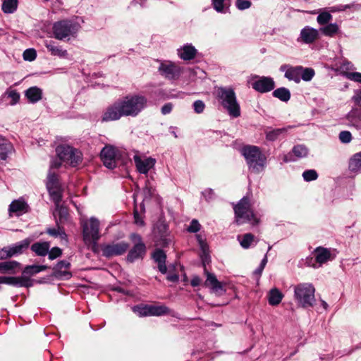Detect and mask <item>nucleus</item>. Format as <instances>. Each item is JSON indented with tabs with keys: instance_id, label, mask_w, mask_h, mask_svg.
<instances>
[{
	"instance_id": "f257e3e1",
	"label": "nucleus",
	"mask_w": 361,
	"mask_h": 361,
	"mask_svg": "<svg viewBox=\"0 0 361 361\" xmlns=\"http://www.w3.org/2000/svg\"><path fill=\"white\" fill-rule=\"evenodd\" d=\"M147 98L140 94H128L108 106L102 116V122L118 121L122 117L137 116L147 107Z\"/></svg>"
},
{
	"instance_id": "f03ea898",
	"label": "nucleus",
	"mask_w": 361,
	"mask_h": 361,
	"mask_svg": "<svg viewBox=\"0 0 361 361\" xmlns=\"http://www.w3.org/2000/svg\"><path fill=\"white\" fill-rule=\"evenodd\" d=\"M214 95L219 103L233 118L240 116V107L232 87H219L215 89Z\"/></svg>"
},
{
	"instance_id": "7ed1b4c3",
	"label": "nucleus",
	"mask_w": 361,
	"mask_h": 361,
	"mask_svg": "<svg viewBox=\"0 0 361 361\" xmlns=\"http://www.w3.org/2000/svg\"><path fill=\"white\" fill-rule=\"evenodd\" d=\"M235 222L238 225L250 223L255 226L259 223V219L255 216L250 207V200L247 197H243L238 204L233 207Z\"/></svg>"
},
{
	"instance_id": "20e7f679",
	"label": "nucleus",
	"mask_w": 361,
	"mask_h": 361,
	"mask_svg": "<svg viewBox=\"0 0 361 361\" xmlns=\"http://www.w3.org/2000/svg\"><path fill=\"white\" fill-rule=\"evenodd\" d=\"M99 226V221L95 217H91L81 222L83 241L87 246L91 247L92 250L97 246L101 237Z\"/></svg>"
},
{
	"instance_id": "39448f33",
	"label": "nucleus",
	"mask_w": 361,
	"mask_h": 361,
	"mask_svg": "<svg viewBox=\"0 0 361 361\" xmlns=\"http://www.w3.org/2000/svg\"><path fill=\"white\" fill-rule=\"evenodd\" d=\"M241 154L244 157L250 169L259 171L266 164V157L260 148L255 145H245L241 149Z\"/></svg>"
},
{
	"instance_id": "423d86ee",
	"label": "nucleus",
	"mask_w": 361,
	"mask_h": 361,
	"mask_svg": "<svg viewBox=\"0 0 361 361\" xmlns=\"http://www.w3.org/2000/svg\"><path fill=\"white\" fill-rule=\"evenodd\" d=\"M315 288L311 283H300L294 288V298L298 304L304 307H310L314 305Z\"/></svg>"
},
{
	"instance_id": "0eeeda50",
	"label": "nucleus",
	"mask_w": 361,
	"mask_h": 361,
	"mask_svg": "<svg viewBox=\"0 0 361 361\" xmlns=\"http://www.w3.org/2000/svg\"><path fill=\"white\" fill-rule=\"evenodd\" d=\"M52 29L54 37L63 40L66 37H75L80 30V25L73 20H63L54 23Z\"/></svg>"
},
{
	"instance_id": "6e6552de",
	"label": "nucleus",
	"mask_w": 361,
	"mask_h": 361,
	"mask_svg": "<svg viewBox=\"0 0 361 361\" xmlns=\"http://www.w3.org/2000/svg\"><path fill=\"white\" fill-rule=\"evenodd\" d=\"M58 158L66 164L76 166L82 161V154L69 145H59L56 149Z\"/></svg>"
},
{
	"instance_id": "1a4fd4ad",
	"label": "nucleus",
	"mask_w": 361,
	"mask_h": 361,
	"mask_svg": "<svg viewBox=\"0 0 361 361\" xmlns=\"http://www.w3.org/2000/svg\"><path fill=\"white\" fill-rule=\"evenodd\" d=\"M103 164L109 169L116 168L121 157L120 151L111 145H106L100 152Z\"/></svg>"
},
{
	"instance_id": "9d476101",
	"label": "nucleus",
	"mask_w": 361,
	"mask_h": 361,
	"mask_svg": "<svg viewBox=\"0 0 361 361\" xmlns=\"http://www.w3.org/2000/svg\"><path fill=\"white\" fill-rule=\"evenodd\" d=\"M250 84L252 87L259 93H266L273 90L275 82L271 77L253 75Z\"/></svg>"
},
{
	"instance_id": "9b49d317",
	"label": "nucleus",
	"mask_w": 361,
	"mask_h": 361,
	"mask_svg": "<svg viewBox=\"0 0 361 361\" xmlns=\"http://www.w3.org/2000/svg\"><path fill=\"white\" fill-rule=\"evenodd\" d=\"M30 243V240L26 238L11 246L4 247L0 249V260L6 259L23 253V251L29 247Z\"/></svg>"
},
{
	"instance_id": "f8f14e48",
	"label": "nucleus",
	"mask_w": 361,
	"mask_h": 361,
	"mask_svg": "<svg viewBox=\"0 0 361 361\" xmlns=\"http://www.w3.org/2000/svg\"><path fill=\"white\" fill-rule=\"evenodd\" d=\"M154 233L157 245L166 247L171 242L169 226L164 221H158L154 228Z\"/></svg>"
},
{
	"instance_id": "ddd939ff",
	"label": "nucleus",
	"mask_w": 361,
	"mask_h": 361,
	"mask_svg": "<svg viewBox=\"0 0 361 361\" xmlns=\"http://www.w3.org/2000/svg\"><path fill=\"white\" fill-rule=\"evenodd\" d=\"M128 248V244L125 242L106 244L102 245V255L106 257H112L124 254Z\"/></svg>"
},
{
	"instance_id": "4468645a",
	"label": "nucleus",
	"mask_w": 361,
	"mask_h": 361,
	"mask_svg": "<svg viewBox=\"0 0 361 361\" xmlns=\"http://www.w3.org/2000/svg\"><path fill=\"white\" fill-rule=\"evenodd\" d=\"M159 71L164 78L175 80L181 74L182 68L172 62H166L160 64Z\"/></svg>"
},
{
	"instance_id": "2eb2a0df",
	"label": "nucleus",
	"mask_w": 361,
	"mask_h": 361,
	"mask_svg": "<svg viewBox=\"0 0 361 361\" xmlns=\"http://www.w3.org/2000/svg\"><path fill=\"white\" fill-rule=\"evenodd\" d=\"M133 238L134 240L137 239L138 243L133 246L128 254L127 260L130 262H133L139 258H142L146 252V247L141 241V237L139 235L133 234Z\"/></svg>"
},
{
	"instance_id": "dca6fc26",
	"label": "nucleus",
	"mask_w": 361,
	"mask_h": 361,
	"mask_svg": "<svg viewBox=\"0 0 361 361\" xmlns=\"http://www.w3.org/2000/svg\"><path fill=\"white\" fill-rule=\"evenodd\" d=\"M319 37V31L310 26H305L300 30L297 39L298 42L310 44L314 43Z\"/></svg>"
},
{
	"instance_id": "f3484780",
	"label": "nucleus",
	"mask_w": 361,
	"mask_h": 361,
	"mask_svg": "<svg viewBox=\"0 0 361 361\" xmlns=\"http://www.w3.org/2000/svg\"><path fill=\"white\" fill-rule=\"evenodd\" d=\"M30 207L23 198H19L11 202L8 207V214L10 216L13 215L16 216H22L30 212Z\"/></svg>"
},
{
	"instance_id": "a211bd4d",
	"label": "nucleus",
	"mask_w": 361,
	"mask_h": 361,
	"mask_svg": "<svg viewBox=\"0 0 361 361\" xmlns=\"http://www.w3.org/2000/svg\"><path fill=\"white\" fill-rule=\"evenodd\" d=\"M133 159L137 170L142 174H147L154 166L156 163V160L152 157L142 159L139 156L135 155Z\"/></svg>"
},
{
	"instance_id": "6ab92c4d",
	"label": "nucleus",
	"mask_w": 361,
	"mask_h": 361,
	"mask_svg": "<svg viewBox=\"0 0 361 361\" xmlns=\"http://www.w3.org/2000/svg\"><path fill=\"white\" fill-rule=\"evenodd\" d=\"M279 70L281 72H284V76L288 80L294 81L296 83H299L300 82V71L302 70L301 66H291L288 64H283L281 66Z\"/></svg>"
},
{
	"instance_id": "aec40b11",
	"label": "nucleus",
	"mask_w": 361,
	"mask_h": 361,
	"mask_svg": "<svg viewBox=\"0 0 361 361\" xmlns=\"http://www.w3.org/2000/svg\"><path fill=\"white\" fill-rule=\"evenodd\" d=\"M347 125L353 127L358 130H361V110L353 109L346 115Z\"/></svg>"
},
{
	"instance_id": "412c9836",
	"label": "nucleus",
	"mask_w": 361,
	"mask_h": 361,
	"mask_svg": "<svg viewBox=\"0 0 361 361\" xmlns=\"http://www.w3.org/2000/svg\"><path fill=\"white\" fill-rule=\"evenodd\" d=\"M152 259L157 264L159 271L165 274L167 272L166 253L161 249H156L152 253Z\"/></svg>"
},
{
	"instance_id": "4be33fe9",
	"label": "nucleus",
	"mask_w": 361,
	"mask_h": 361,
	"mask_svg": "<svg viewBox=\"0 0 361 361\" xmlns=\"http://www.w3.org/2000/svg\"><path fill=\"white\" fill-rule=\"evenodd\" d=\"M13 151V146L11 142L5 137L0 135V161H6Z\"/></svg>"
},
{
	"instance_id": "5701e85b",
	"label": "nucleus",
	"mask_w": 361,
	"mask_h": 361,
	"mask_svg": "<svg viewBox=\"0 0 361 361\" xmlns=\"http://www.w3.org/2000/svg\"><path fill=\"white\" fill-rule=\"evenodd\" d=\"M197 54L196 49L192 45L187 44L178 49V56L184 61L193 59Z\"/></svg>"
},
{
	"instance_id": "b1692460",
	"label": "nucleus",
	"mask_w": 361,
	"mask_h": 361,
	"mask_svg": "<svg viewBox=\"0 0 361 361\" xmlns=\"http://www.w3.org/2000/svg\"><path fill=\"white\" fill-rule=\"evenodd\" d=\"M44 45L52 56L67 58V50L63 49L61 46L56 45L54 42L45 41Z\"/></svg>"
},
{
	"instance_id": "393cba45",
	"label": "nucleus",
	"mask_w": 361,
	"mask_h": 361,
	"mask_svg": "<svg viewBox=\"0 0 361 361\" xmlns=\"http://www.w3.org/2000/svg\"><path fill=\"white\" fill-rule=\"evenodd\" d=\"M204 272L207 275V279L204 282V286L210 287L214 292H218L223 289L221 283L217 280L214 274L209 273L204 269Z\"/></svg>"
},
{
	"instance_id": "a878e982",
	"label": "nucleus",
	"mask_w": 361,
	"mask_h": 361,
	"mask_svg": "<svg viewBox=\"0 0 361 361\" xmlns=\"http://www.w3.org/2000/svg\"><path fill=\"white\" fill-rule=\"evenodd\" d=\"M25 96L29 102L35 104L42 99V91L40 88L33 86L25 90Z\"/></svg>"
},
{
	"instance_id": "bb28decb",
	"label": "nucleus",
	"mask_w": 361,
	"mask_h": 361,
	"mask_svg": "<svg viewBox=\"0 0 361 361\" xmlns=\"http://www.w3.org/2000/svg\"><path fill=\"white\" fill-rule=\"evenodd\" d=\"M50 244L49 242H37L31 245V250L35 253L36 255L40 257L46 256L49 250Z\"/></svg>"
},
{
	"instance_id": "cd10ccee",
	"label": "nucleus",
	"mask_w": 361,
	"mask_h": 361,
	"mask_svg": "<svg viewBox=\"0 0 361 361\" xmlns=\"http://www.w3.org/2000/svg\"><path fill=\"white\" fill-rule=\"evenodd\" d=\"M20 267V263L17 261H6L0 262V273L5 274H14Z\"/></svg>"
},
{
	"instance_id": "c85d7f7f",
	"label": "nucleus",
	"mask_w": 361,
	"mask_h": 361,
	"mask_svg": "<svg viewBox=\"0 0 361 361\" xmlns=\"http://www.w3.org/2000/svg\"><path fill=\"white\" fill-rule=\"evenodd\" d=\"M315 261L319 264V266L329 260L331 257L330 251L322 247H317L314 251Z\"/></svg>"
},
{
	"instance_id": "c756f323",
	"label": "nucleus",
	"mask_w": 361,
	"mask_h": 361,
	"mask_svg": "<svg viewBox=\"0 0 361 361\" xmlns=\"http://www.w3.org/2000/svg\"><path fill=\"white\" fill-rule=\"evenodd\" d=\"M348 169L353 173H361V151L353 154L349 159Z\"/></svg>"
},
{
	"instance_id": "7c9ffc66",
	"label": "nucleus",
	"mask_w": 361,
	"mask_h": 361,
	"mask_svg": "<svg viewBox=\"0 0 361 361\" xmlns=\"http://www.w3.org/2000/svg\"><path fill=\"white\" fill-rule=\"evenodd\" d=\"M7 285L13 286L15 287H29L32 286L30 280L26 277L20 276H8L7 280Z\"/></svg>"
},
{
	"instance_id": "2f4dec72",
	"label": "nucleus",
	"mask_w": 361,
	"mask_h": 361,
	"mask_svg": "<svg viewBox=\"0 0 361 361\" xmlns=\"http://www.w3.org/2000/svg\"><path fill=\"white\" fill-rule=\"evenodd\" d=\"M319 32L326 37H333L339 32V26L337 23H328L320 27Z\"/></svg>"
},
{
	"instance_id": "473e14b6",
	"label": "nucleus",
	"mask_w": 361,
	"mask_h": 361,
	"mask_svg": "<svg viewBox=\"0 0 361 361\" xmlns=\"http://www.w3.org/2000/svg\"><path fill=\"white\" fill-rule=\"evenodd\" d=\"M149 312L151 316H162L165 314H171V310L166 305H149Z\"/></svg>"
},
{
	"instance_id": "72a5a7b5",
	"label": "nucleus",
	"mask_w": 361,
	"mask_h": 361,
	"mask_svg": "<svg viewBox=\"0 0 361 361\" xmlns=\"http://www.w3.org/2000/svg\"><path fill=\"white\" fill-rule=\"evenodd\" d=\"M283 298L282 293L277 288L270 290L268 296V301L271 305H279Z\"/></svg>"
},
{
	"instance_id": "f704fd0d",
	"label": "nucleus",
	"mask_w": 361,
	"mask_h": 361,
	"mask_svg": "<svg viewBox=\"0 0 361 361\" xmlns=\"http://www.w3.org/2000/svg\"><path fill=\"white\" fill-rule=\"evenodd\" d=\"M272 95L283 102H287L290 99V92L286 87H279L274 90Z\"/></svg>"
},
{
	"instance_id": "c9c22d12",
	"label": "nucleus",
	"mask_w": 361,
	"mask_h": 361,
	"mask_svg": "<svg viewBox=\"0 0 361 361\" xmlns=\"http://www.w3.org/2000/svg\"><path fill=\"white\" fill-rule=\"evenodd\" d=\"M47 190L55 206L60 204L62 200V191L60 187L49 188Z\"/></svg>"
},
{
	"instance_id": "e433bc0d",
	"label": "nucleus",
	"mask_w": 361,
	"mask_h": 361,
	"mask_svg": "<svg viewBox=\"0 0 361 361\" xmlns=\"http://www.w3.org/2000/svg\"><path fill=\"white\" fill-rule=\"evenodd\" d=\"M54 215L56 217L58 216L59 218V219L56 221H58L60 224H62L68 219V212L66 207L61 206V204H59L56 206Z\"/></svg>"
},
{
	"instance_id": "4c0bfd02",
	"label": "nucleus",
	"mask_w": 361,
	"mask_h": 361,
	"mask_svg": "<svg viewBox=\"0 0 361 361\" xmlns=\"http://www.w3.org/2000/svg\"><path fill=\"white\" fill-rule=\"evenodd\" d=\"M71 266V264L66 261V260H61L59 261L55 267V271L57 276H67L68 277H70L71 276L70 272L67 271H63V269H68Z\"/></svg>"
},
{
	"instance_id": "58836bf2",
	"label": "nucleus",
	"mask_w": 361,
	"mask_h": 361,
	"mask_svg": "<svg viewBox=\"0 0 361 361\" xmlns=\"http://www.w3.org/2000/svg\"><path fill=\"white\" fill-rule=\"evenodd\" d=\"M288 128H290V127L289 126ZM287 130L288 128H282L267 131L266 132V138L269 141H275L281 135L285 133Z\"/></svg>"
},
{
	"instance_id": "ea45409f",
	"label": "nucleus",
	"mask_w": 361,
	"mask_h": 361,
	"mask_svg": "<svg viewBox=\"0 0 361 361\" xmlns=\"http://www.w3.org/2000/svg\"><path fill=\"white\" fill-rule=\"evenodd\" d=\"M18 0H4L2 4V11L5 13H13L17 9Z\"/></svg>"
},
{
	"instance_id": "a19ab883",
	"label": "nucleus",
	"mask_w": 361,
	"mask_h": 361,
	"mask_svg": "<svg viewBox=\"0 0 361 361\" xmlns=\"http://www.w3.org/2000/svg\"><path fill=\"white\" fill-rule=\"evenodd\" d=\"M300 80L310 81L314 76L315 72L312 68H304L302 66V70L300 71Z\"/></svg>"
},
{
	"instance_id": "79ce46f5",
	"label": "nucleus",
	"mask_w": 361,
	"mask_h": 361,
	"mask_svg": "<svg viewBox=\"0 0 361 361\" xmlns=\"http://www.w3.org/2000/svg\"><path fill=\"white\" fill-rule=\"evenodd\" d=\"M47 269V266L45 265H30L27 266L24 270L23 273L27 275L33 276L37 273H39Z\"/></svg>"
},
{
	"instance_id": "37998d69",
	"label": "nucleus",
	"mask_w": 361,
	"mask_h": 361,
	"mask_svg": "<svg viewBox=\"0 0 361 361\" xmlns=\"http://www.w3.org/2000/svg\"><path fill=\"white\" fill-rule=\"evenodd\" d=\"M292 152L296 157L300 159L307 157L309 150L305 145H298L293 147Z\"/></svg>"
},
{
	"instance_id": "c03bdc74",
	"label": "nucleus",
	"mask_w": 361,
	"mask_h": 361,
	"mask_svg": "<svg viewBox=\"0 0 361 361\" xmlns=\"http://www.w3.org/2000/svg\"><path fill=\"white\" fill-rule=\"evenodd\" d=\"M56 224L57 228H48L46 231L47 233L54 238L61 237V238H64L66 236L64 231L59 226L58 221H56Z\"/></svg>"
},
{
	"instance_id": "a18cd8bd",
	"label": "nucleus",
	"mask_w": 361,
	"mask_h": 361,
	"mask_svg": "<svg viewBox=\"0 0 361 361\" xmlns=\"http://www.w3.org/2000/svg\"><path fill=\"white\" fill-rule=\"evenodd\" d=\"M196 238L197 240V242L200 245V247L203 252V256H202V262L203 264H204L205 262L207 261V259L209 257V255L207 253V250H208V247H207V243H205L204 238H202V235H196Z\"/></svg>"
},
{
	"instance_id": "49530a36",
	"label": "nucleus",
	"mask_w": 361,
	"mask_h": 361,
	"mask_svg": "<svg viewBox=\"0 0 361 361\" xmlns=\"http://www.w3.org/2000/svg\"><path fill=\"white\" fill-rule=\"evenodd\" d=\"M226 0H212L213 8L218 13H226L228 7L226 6Z\"/></svg>"
},
{
	"instance_id": "de8ad7c7",
	"label": "nucleus",
	"mask_w": 361,
	"mask_h": 361,
	"mask_svg": "<svg viewBox=\"0 0 361 361\" xmlns=\"http://www.w3.org/2000/svg\"><path fill=\"white\" fill-rule=\"evenodd\" d=\"M331 14L328 11H322L317 17V22L320 25H325L332 20Z\"/></svg>"
},
{
	"instance_id": "09e8293b",
	"label": "nucleus",
	"mask_w": 361,
	"mask_h": 361,
	"mask_svg": "<svg viewBox=\"0 0 361 361\" xmlns=\"http://www.w3.org/2000/svg\"><path fill=\"white\" fill-rule=\"evenodd\" d=\"M54 187H60L59 183L58 181L57 175L49 170L47 176V188H49Z\"/></svg>"
},
{
	"instance_id": "8fccbe9b",
	"label": "nucleus",
	"mask_w": 361,
	"mask_h": 361,
	"mask_svg": "<svg viewBox=\"0 0 361 361\" xmlns=\"http://www.w3.org/2000/svg\"><path fill=\"white\" fill-rule=\"evenodd\" d=\"M254 240L255 236L252 233H246L243 236L242 239L240 240V244L243 248L247 249L250 247Z\"/></svg>"
},
{
	"instance_id": "3c124183",
	"label": "nucleus",
	"mask_w": 361,
	"mask_h": 361,
	"mask_svg": "<svg viewBox=\"0 0 361 361\" xmlns=\"http://www.w3.org/2000/svg\"><path fill=\"white\" fill-rule=\"evenodd\" d=\"M302 178L305 181L310 182L316 180L318 174L314 169L306 170L302 173Z\"/></svg>"
},
{
	"instance_id": "603ef678",
	"label": "nucleus",
	"mask_w": 361,
	"mask_h": 361,
	"mask_svg": "<svg viewBox=\"0 0 361 361\" xmlns=\"http://www.w3.org/2000/svg\"><path fill=\"white\" fill-rule=\"evenodd\" d=\"M339 140L342 143L348 144L352 140V135L350 131L343 130L339 133Z\"/></svg>"
},
{
	"instance_id": "864d4df0",
	"label": "nucleus",
	"mask_w": 361,
	"mask_h": 361,
	"mask_svg": "<svg viewBox=\"0 0 361 361\" xmlns=\"http://www.w3.org/2000/svg\"><path fill=\"white\" fill-rule=\"evenodd\" d=\"M23 56L24 60L32 61L36 59L37 53L34 49H27L24 51Z\"/></svg>"
},
{
	"instance_id": "5fc2aeb1",
	"label": "nucleus",
	"mask_w": 361,
	"mask_h": 361,
	"mask_svg": "<svg viewBox=\"0 0 361 361\" xmlns=\"http://www.w3.org/2000/svg\"><path fill=\"white\" fill-rule=\"evenodd\" d=\"M149 305H146L143 307H135L133 308L135 312H137L140 317L151 316L149 312Z\"/></svg>"
},
{
	"instance_id": "6e6d98bb",
	"label": "nucleus",
	"mask_w": 361,
	"mask_h": 361,
	"mask_svg": "<svg viewBox=\"0 0 361 361\" xmlns=\"http://www.w3.org/2000/svg\"><path fill=\"white\" fill-rule=\"evenodd\" d=\"M252 3L249 0H236L235 6L240 11H243L250 8Z\"/></svg>"
},
{
	"instance_id": "4d7b16f0",
	"label": "nucleus",
	"mask_w": 361,
	"mask_h": 361,
	"mask_svg": "<svg viewBox=\"0 0 361 361\" xmlns=\"http://www.w3.org/2000/svg\"><path fill=\"white\" fill-rule=\"evenodd\" d=\"M48 257L50 260H53L62 255V250L58 247H54L49 250Z\"/></svg>"
},
{
	"instance_id": "13d9d810",
	"label": "nucleus",
	"mask_w": 361,
	"mask_h": 361,
	"mask_svg": "<svg viewBox=\"0 0 361 361\" xmlns=\"http://www.w3.org/2000/svg\"><path fill=\"white\" fill-rule=\"evenodd\" d=\"M192 106L196 114H202L205 109V104L202 100H196L194 102Z\"/></svg>"
},
{
	"instance_id": "bf43d9fd",
	"label": "nucleus",
	"mask_w": 361,
	"mask_h": 361,
	"mask_svg": "<svg viewBox=\"0 0 361 361\" xmlns=\"http://www.w3.org/2000/svg\"><path fill=\"white\" fill-rule=\"evenodd\" d=\"M201 225L196 219H192L188 226L187 231L190 233H197L200 230Z\"/></svg>"
},
{
	"instance_id": "052dcab7",
	"label": "nucleus",
	"mask_w": 361,
	"mask_h": 361,
	"mask_svg": "<svg viewBox=\"0 0 361 361\" xmlns=\"http://www.w3.org/2000/svg\"><path fill=\"white\" fill-rule=\"evenodd\" d=\"M345 77L353 81L361 82V73L359 72H347L345 73Z\"/></svg>"
},
{
	"instance_id": "680f3d73",
	"label": "nucleus",
	"mask_w": 361,
	"mask_h": 361,
	"mask_svg": "<svg viewBox=\"0 0 361 361\" xmlns=\"http://www.w3.org/2000/svg\"><path fill=\"white\" fill-rule=\"evenodd\" d=\"M8 97H10L12 99V101L11 102V105H15L16 104H17L18 102V101L20 99V94L15 90L8 92Z\"/></svg>"
},
{
	"instance_id": "e2e57ef3",
	"label": "nucleus",
	"mask_w": 361,
	"mask_h": 361,
	"mask_svg": "<svg viewBox=\"0 0 361 361\" xmlns=\"http://www.w3.org/2000/svg\"><path fill=\"white\" fill-rule=\"evenodd\" d=\"M133 214L135 224L140 226H145V221L143 220L142 216L138 213L136 209H135Z\"/></svg>"
},
{
	"instance_id": "0e129e2a",
	"label": "nucleus",
	"mask_w": 361,
	"mask_h": 361,
	"mask_svg": "<svg viewBox=\"0 0 361 361\" xmlns=\"http://www.w3.org/2000/svg\"><path fill=\"white\" fill-rule=\"evenodd\" d=\"M353 6L350 4L346 5H338L335 6H332L329 8L330 12H338V11H345L348 8H350Z\"/></svg>"
},
{
	"instance_id": "69168bd1",
	"label": "nucleus",
	"mask_w": 361,
	"mask_h": 361,
	"mask_svg": "<svg viewBox=\"0 0 361 361\" xmlns=\"http://www.w3.org/2000/svg\"><path fill=\"white\" fill-rule=\"evenodd\" d=\"M352 100L355 104L361 107V90H356L354 95L352 97Z\"/></svg>"
},
{
	"instance_id": "338daca9",
	"label": "nucleus",
	"mask_w": 361,
	"mask_h": 361,
	"mask_svg": "<svg viewBox=\"0 0 361 361\" xmlns=\"http://www.w3.org/2000/svg\"><path fill=\"white\" fill-rule=\"evenodd\" d=\"M173 107L172 103H166L161 107V112L163 115L169 114L171 112Z\"/></svg>"
},
{
	"instance_id": "774afa93",
	"label": "nucleus",
	"mask_w": 361,
	"mask_h": 361,
	"mask_svg": "<svg viewBox=\"0 0 361 361\" xmlns=\"http://www.w3.org/2000/svg\"><path fill=\"white\" fill-rule=\"evenodd\" d=\"M201 279L198 276H195L192 278L190 284L192 287L198 286L201 283Z\"/></svg>"
}]
</instances>
